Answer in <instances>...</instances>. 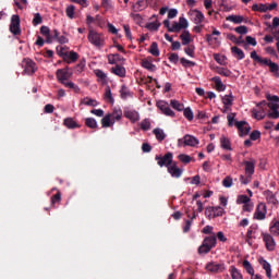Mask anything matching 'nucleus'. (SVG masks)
<instances>
[{
	"label": "nucleus",
	"mask_w": 279,
	"mask_h": 279,
	"mask_svg": "<svg viewBox=\"0 0 279 279\" xmlns=\"http://www.w3.org/2000/svg\"><path fill=\"white\" fill-rule=\"evenodd\" d=\"M251 58L252 60H254V62H257L258 64H260V66H269L271 64L270 59L262 58L260 56H258L256 50L251 52Z\"/></svg>",
	"instance_id": "nucleus-14"
},
{
	"label": "nucleus",
	"mask_w": 279,
	"mask_h": 279,
	"mask_svg": "<svg viewBox=\"0 0 279 279\" xmlns=\"http://www.w3.org/2000/svg\"><path fill=\"white\" fill-rule=\"evenodd\" d=\"M168 173H170L172 178H180L182 175V169L178 167V163L172 162L168 166Z\"/></svg>",
	"instance_id": "nucleus-22"
},
{
	"label": "nucleus",
	"mask_w": 279,
	"mask_h": 279,
	"mask_svg": "<svg viewBox=\"0 0 279 279\" xmlns=\"http://www.w3.org/2000/svg\"><path fill=\"white\" fill-rule=\"evenodd\" d=\"M155 160H157L159 167H167L168 169L173 163V154L167 153L163 157L156 156Z\"/></svg>",
	"instance_id": "nucleus-8"
},
{
	"label": "nucleus",
	"mask_w": 279,
	"mask_h": 279,
	"mask_svg": "<svg viewBox=\"0 0 279 279\" xmlns=\"http://www.w3.org/2000/svg\"><path fill=\"white\" fill-rule=\"evenodd\" d=\"M105 99L109 100V104H114V98L112 97V90L110 86H107L105 89Z\"/></svg>",
	"instance_id": "nucleus-49"
},
{
	"label": "nucleus",
	"mask_w": 279,
	"mask_h": 279,
	"mask_svg": "<svg viewBox=\"0 0 279 279\" xmlns=\"http://www.w3.org/2000/svg\"><path fill=\"white\" fill-rule=\"evenodd\" d=\"M252 239H254V230H252V228H248L245 235V243L252 245Z\"/></svg>",
	"instance_id": "nucleus-51"
},
{
	"label": "nucleus",
	"mask_w": 279,
	"mask_h": 279,
	"mask_svg": "<svg viewBox=\"0 0 279 279\" xmlns=\"http://www.w3.org/2000/svg\"><path fill=\"white\" fill-rule=\"evenodd\" d=\"M179 26L181 27V29H186L189 27V21H186L185 17H180Z\"/></svg>",
	"instance_id": "nucleus-63"
},
{
	"label": "nucleus",
	"mask_w": 279,
	"mask_h": 279,
	"mask_svg": "<svg viewBox=\"0 0 279 279\" xmlns=\"http://www.w3.org/2000/svg\"><path fill=\"white\" fill-rule=\"evenodd\" d=\"M214 60H216V62H218V64H226V57L221 56L219 53L214 54Z\"/></svg>",
	"instance_id": "nucleus-61"
},
{
	"label": "nucleus",
	"mask_w": 279,
	"mask_h": 279,
	"mask_svg": "<svg viewBox=\"0 0 279 279\" xmlns=\"http://www.w3.org/2000/svg\"><path fill=\"white\" fill-rule=\"evenodd\" d=\"M63 125L68 128V130H75V128H80V124L73 118H65L63 120Z\"/></svg>",
	"instance_id": "nucleus-27"
},
{
	"label": "nucleus",
	"mask_w": 279,
	"mask_h": 279,
	"mask_svg": "<svg viewBox=\"0 0 279 279\" xmlns=\"http://www.w3.org/2000/svg\"><path fill=\"white\" fill-rule=\"evenodd\" d=\"M242 267L245 269L248 276H254V266H252V263H250V260L244 259L242 262Z\"/></svg>",
	"instance_id": "nucleus-38"
},
{
	"label": "nucleus",
	"mask_w": 279,
	"mask_h": 279,
	"mask_svg": "<svg viewBox=\"0 0 279 279\" xmlns=\"http://www.w3.org/2000/svg\"><path fill=\"white\" fill-rule=\"evenodd\" d=\"M163 26L168 29L170 33H178L182 32V28L180 26L179 22H173L171 25V22L169 20L163 21Z\"/></svg>",
	"instance_id": "nucleus-18"
},
{
	"label": "nucleus",
	"mask_w": 279,
	"mask_h": 279,
	"mask_svg": "<svg viewBox=\"0 0 279 279\" xmlns=\"http://www.w3.org/2000/svg\"><path fill=\"white\" fill-rule=\"evenodd\" d=\"M234 125L239 130L240 136H247V134H250V130H252L250 124L245 121L235 122Z\"/></svg>",
	"instance_id": "nucleus-15"
},
{
	"label": "nucleus",
	"mask_w": 279,
	"mask_h": 279,
	"mask_svg": "<svg viewBox=\"0 0 279 279\" xmlns=\"http://www.w3.org/2000/svg\"><path fill=\"white\" fill-rule=\"evenodd\" d=\"M220 147L227 149V151H232V143L230 142V138L222 135L220 137Z\"/></svg>",
	"instance_id": "nucleus-25"
},
{
	"label": "nucleus",
	"mask_w": 279,
	"mask_h": 279,
	"mask_svg": "<svg viewBox=\"0 0 279 279\" xmlns=\"http://www.w3.org/2000/svg\"><path fill=\"white\" fill-rule=\"evenodd\" d=\"M170 106H172L174 110H178V112H182V110H184V104H181L175 99L170 100Z\"/></svg>",
	"instance_id": "nucleus-45"
},
{
	"label": "nucleus",
	"mask_w": 279,
	"mask_h": 279,
	"mask_svg": "<svg viewBox=\"0 0 279 279\" xmlns=\"http://www.w3.org/2000/svg\"><path fill=\"white\" fill-rule=\"evenodd\" d=\"M124 117L125 119H129L131 123H136L137 121H141V114H138V111L136 110L126 109L124 111Z\"/></svg>",
	"instance_id": "nucleus-17"
},
{
	"label": "nucleus",
	"mask_w": 279,
	"mask_h": 279,
	"mask_svg": "<svg viewBox=\"0 0 279 279\" xmlns=\"http://www.w3.org/2000/svg\"><path fill=\"white\" fill-rule=\"evenodd\" d=\"M214 247H217V235L215 233L203 240L202 245L198 247V254H208Z\"/></svg>",
	"instance_id": "nucleus-3"
},
{
	"label": "nucleus",
	"mask_w": 279,
	"mask_h": 279,
	"mask_svg": "<svg viewBox=\"0 0 279 279\" xmlns=\"http://www.w3.org/2000/svg\"><path fill=\"white\" fill-rule=\"evenodd\" d=\"M94 73L101 84H108V74H106L102 70H95Z\"/></svg>",
	"instance_id": "nucleus-33"
},
{
	"label": "nucleus",
	"mask_w": 279,
	"mask_h": 279,
	"mask_svg": "<svg viewBox=\"0 0 279 279\" xmlns=\"http://www.w3.org/2000/svg\"><path fill=\"white\" fill-rule=\"evenodd\" d=\"M86 69V59H82L74 68V73L76 75H80L81 73H84V70Z\"/></svg>",
	"instance_id": "nucleus-34"
},
{
	"label": "nucleus",
	"mask_w": 279,
	"mask_h": 279,
	"mask_svg": "<svg viewBox=\"0 0 279 279\" xmlns=\"http://www.w3.org/2000/svg\"><path fill=\"white\" fill-rule=\"evenodd\" d=\"M183 116L185 117V119H187V121H193V119H195L193 110L190 107L185 109L183 108Z\"/></svg>",
	"instance_id": "nucleus-48"
},
{
	"label": "nucleus",
	"mask_w": 279,
	"mask_h": 279,
	"mask_svg": "<svg viewBox=\"0 0 279 279\" xmlns=\"http://www.w3.org/2000/svg\"><path fill=\"white\" fill-rule=\"evenodd\" d=\"M178 158L181 162H183V165H189V162L192 160L191 156L184 154L179 155Z\"/></svg>",
	"instance_id": "nucleus-54"
},
{
	"label": "nucleus",
	"mask_w": 279,
	"mask_h": 279,
	"mask_svg": "<svg viewBox=\"0 0 279 279\" xmlns=\"http://www.w3.org/2000/svg\"><path fill=\"white\" fill-rule=\"evenodd\" d=\"M10 32L14 34V36H19L21 34V17L19 15H12Z\"/></svg>",
	"instance_id": "nucleus-10"
},
{
	"label": "nucleus",
	"mask_w": 279,
	"mask_h": 279,
	"mask_svg": "<svg viewBox=\"0 0 279 279\" xmlns=\"http://www.w3.org/2000/svg\"><path fill=\"white\" fill-rule=\"evenodd\" d=\"M151 128V122L149 120L145 119L141 122V129L147 132V130H150Z\"/></svg>",
	"instance_id": "nucleus-58"
},
{
	"label": "nucleus",
	"mask_w": 279,
	"mask_h": 279,
	"mask_svg": "<svg viewBox=\"0 0 279 279\" xmlns=\"http://www.w3.org/2000/svg\"><path fill=\"white\" fill-rule=\"evenodd\" d=\"M233 101H234V97L232 96V94L223 96L222 104L225 106V110H228V108L232 106Z\"/></svg>",
	"instance_id": "nucleus-37"
},
{
	"label": "nucleus",
	"mask_w": 279,
	"mask_h": 279,
	"mask_svg": "<svg viewBox=\"0 0 279 279\" xmlns=\"http://www.w3.org/2000/svg\"><path fill=\"white\" fill-rule=\"evenodd\" d=\"M251 141H258L260 138V131H253L250 135Z\"/></svg>",
	"instance_id": "nucleus-64"
},
{
	"label": "nucleus",
	"mask_w": 279,
	"mask_h": 279,
	"mask_svg": "<svg viewBox=\"0 0 279 279\" xmlns=\"http://www.w3.org/2000/svg\"><path fill=\"white\" fill-rule=\"evenodd\" d=\"M267 102H259L256 108H254L252 110V114L254 117V119H256L257 121H263V119H265V117L267 116Z\"/></svg>",
	"instance_id": "nucleus-5"
},
{
	"label": "nucleus",
	"mask_w": 279,
	"mask_h": 279,
	"mask_svg": "<svg viewBox=\"0 0 279 279\" xmlns=\"http://www.w3.org/2000/svg\"><path fill=\"white\" fill-rule=\"evenodd\" d=\"M180 63L182 64V66H185V68L195 66V62H193L189 59H185V58H181Z\"/></svg>",
	"instance_id": "nucleus-55"
},
{
	"label": "nucleus",
	"mask_w": 279,
	"mask_h": 279,
	"mask_svg": "<svg viewBox=\"0 0 279 279\" xmlns=\"http://www.w3.org/2000/svg\"><path fill=\"white\" fill-rule=\"evenodd\" d=\"M56 76L58 82L65 86V88H71L75 93H80V86L75 85V83L71 81L66 82L68 80H71V77H73V70H71V68L65 66L63 69L57 70Z\"/></svg>",
	"instance_id": "nucleus-1"
},
{
	"label": "nucleus",
	"mask_w": 279,
	"mask_h": 279,
	"mask_svg": "<svg viewBox=\"0 0 279 279\" xmlns=\"http://www.w3.org/2000/svg\"><path fill=\"white\" fill-rule=\"evenodd\" d=\"M101 8H104L107 12L108 10H112V0H101Z\"/></svg>",
	"instance_id": "nucleus-56"
},
{
	"label": "nucleus",
	"mask_w": 279,
	"mask_h": 279,
	"mask_svg": "<svg viewBox=\"0 0 279 279\" xmlns=\"http://www.w3.org/2000/svg\"><path fill=\"white\" fill-rule=\"evenodd\" d=\"M65 15L68 16V19L73 21V19H75V5L73 4L68 5L65 8Z\"/></svg>",
	"instance_id": "nucleus-40"
},
{
	"label": "nucleus",
	"mask_w": 279,
	"mask_h": 279,
	"mask_svg": "<svg viewBox=\"0 0 279 279\" xmlns=\"http://www.w3.org/2000/svg\"><path fill=\"white\" fill-rule=\"evenodd\" d=\"M24 73L26 75H34L36 73V62L31 59L23 60Z\"/></svg>",
	"instance_id": "nucleus-12"
},
{
	"label": "nucleus",
	"mask_w": 279,
	"mask_h": 279,
	"mask_svg": "<svg viewBox=\"0 0 279 279\" xmlns=\"http://www.w3.org/2000/svg\"><path fill=\"white\" fill-rule=\"evenodd\" d=\"M184 52L186 53V56H190V58H195V47L194 46H187L184 49Z\"/></svg>",
	"instance_id": "nucleus-57"
},
{
	"label": "nucleus",
	"mask_w": 279,
	"mask_h": 279,
	"mask_svg": "<svg viewBox=\"0 0 279 279\" xmlns=\"http://www.w3.org/2000/svg\"><path fill=\"white\" fill-rule=\"evenodd\" d=\"M211 82H214L215 88H216V90H218V93H223V90H226V85H225L223 82L221 81V77H219V76H214V77L211 78Z\"/></svg>",
	"instance_id": "nucleus-24"
},
{
	"label": "nucleus",
	"mask_w": 279,
	"mask_h": 279,
	"mask_svg": "<svg viewBox=\"0 0 279 279\" xmlns=\"http://www.w3.org/2000/svg\"><path fill=\"white\" fill-rule=\"evenodd\" d=\"M62 199V194H60V192H58L57 194H54L52 197H51V204L52 206L56 205V204H60Z\"/></svg>",
	"instance_id": "nucleus-59"
},
{
	"label": "nucleus",
	"mask_w": 279,
	"mask_h": 279,
	"mask_svg": "<svg viewBox=\"0 0 279 279\" xmlns=\"http://www.w3.org/2000/svg\"><path fill=\"white\" fill-rule=\"evenodd\" d=\"M114 124V120H112V116L106 114L102 119H101V125L102 128H112Z\"/></svg>",
	"instance_id": "nucleus-32"
},
{
	"label": "nucleus",
	"mask_w": 279,
	"mask_h": 279,
	"mask_svg": "<svg viewBox=\"0 0 279 279\" xmlns=\"http://www.w3.org/2000/svg\"><path fill=\"white\" fill-rule=\"evenodd\" d=\"M199 145V140L193 135H184V146L186 147H197Z\"/></svg>",
	"instance_id": "nucleus-21"
},
{
	"label": "nucleus",
	"mask_w": 279,
	"mask_h": 279,
	"mask_svg": "<svg viewBox=\"0 0 279 279\" xmlns=\"http://www.w3.org/2000/svg\"><path fill=\"white\" fill-rule=\"evenodd\" d=\"M216 73L222 77H230V75H232V71H230L228 68H216Z\"/></svg>",
	"instance_id": "nucleus-42"
},
{
	"label": "nucleus",
	"mask_w": 279,
	"mask_h": 279,
	"mask_svg": "<svg viewBox=\"0 0 279 279\" xmlns=\"http://www.w3.org/2000/svg\"><path fill=\"white\" fill-rule=\"evenodd\" d=\"M258 263L263 267V269L265 270L267 278L271 279L272 278V275H271V264H269V262H267V259H265L263 257H260L258 259Z\"/></svg>",
	"instance_id": "nucleus-23"
},
{
	"label": "nucleus",
	"mask_w": 279,
	"mask_h": 279,
	"mask_svg": "<svg viewBox=\"0 0 279 279\" xmlns=\"http://www.w3.org/2000/svg\"><path fill=\"white\" fill-rule=\"evenodd\" d=\"M232 184H234V180L230 175H227L222 180V186H225V189H230V186H232Z\"/></svg>",
	"instance_id": "nucleus-50"
},
{
	"label": "nucleus",
	"mask_w": 279,
	"mask_h": 279,
	"mask_svg": "<svg viewBox=\"0 0 279 279\" xmlns=\"http://www.w3.org/2000/svg\"><path fill=\"white\" fill-rule=\"evenodd\" d=\"M243 213H252L254 210V203L250 201L242 206Z\"/></svg>",
	"instance_id": "nucleus-52"
},
{
	"label": "nucleus",
	"mask_w": 279,
	"mask_h": 279,
	"mask_svg": "<svg viewBox=\"0 0 279 279\" xmlns=\"http://www.w3.org/2000/svg\"><path fill=\"white\" fill-rule=\"evenodd\" d=\"M61 56H63V60L66 62V64H73L74 62H77L80 54L75 51L70 52H61Z\"/></svg>",
	"instance_id": "nucleus-16"
},
{
	"label": "nucleus",
	"mask_w": 279,
	"mask_h": 279,
	"mask_svg": "<svg viewBox=\"0 0 279 279\" xmlns=\"http://www.w3.org/2000/svg\"><path fill=\"white\" fill-rule=\"evenodd\" d=\"M149 53L154 56L155 58H158L160 56V49H158V43L154 41L149 47Z\"/></svg>",
	"instance_id": "nucleus-43"
},
{
	"label": "nucleus",
	"mask_w": 279,
	"mask_h": 279,
	"mask_svg": "<svg viewBox=\"0 0 279 279\" xmlns=\"http://www.w3.org/2000/svg\"><path fill=\"white\" fill-rule=\"evenodd\" d=\"M205 270L207 274H221L222 271H226V265L217 262H209L206 264Z\"/></svg>",
	"instance_id": "nucleus-6"
},
{
	"label": "nucleus",
	"mask_w": 279,
	"mask_h": 279,
	"mask_svg": "<svg viewBox=\"0 0 279 279\" xmlns=\"http://www.w3.org/2000/svg\"><path fill=\"white\" fill-rule=\"evenodd\" d=\"M266 117H268V119H279L278 109L268 111Z\"/></svg>",
	"instance_id": "nucleus-62"
},
{
	"label": "nucleus",
	"mask_w": 279,
	"mask_h": 279,
	"mask_svg": "<svg viewBox=\"0 0 279 279\" xmlns=\"http://www.w3.org/2000/svg\"><path fill=\"white\" fill-rule=\"evenodd\" d=\"M109 117H111L114 123L116 121H121V119H123V110L116 108L111 113H109Z\"/></svg>",
	"instance_id": "nucleus-28"
},
{
	"label": "nucleus",
	"mask_w": 279,
	"mask_h": 279,
	"mask_svg": "<svg viewBox=\"0 0 279 279\" xmlns=\"http://www.w3.org/2000/svg\"><path fill=\"white\" fill-rule=\"evenodd\" d=\"M58 36H59V33H58L57 29H54L52 32V34H51V32L48 33V36L45 37L46 38V43H48V45H51V43H53V40H58Z\"/></svg>",
	"instance_id": "nucleus-44"
},
{
	"label": "nucleus",
	"mask_w": 279,
	"mask_h": 279,
	"mask_svg": "<svg viewBox=\"0 0 279 279\" xmlns=\"http://www.w3.org/2000/svg\"><path fill=\"white\" fill-rule=\"evenodd\" d=\"M160 25H162L160 21L156 20L147 23L145 27L148 29V32H158V29H160Z\"/></svg>",
	"instance_id": "nucleus-30"
},
{
	"label": "nucleus",
	"mask_w": 279,
	"mask_h": 279,
	"mask_svg": "<svg viewBox=\"0 0 279 279\" xmlns=\"http://www.w3.org/2000/svg\"><path fill=\"white\" fill-rule=\"evenodd\" d=\"M231 52L235 58H238V60H243V58H245V52H243L241 48L236 46L231 48Z\"/></svg>",
	"instance_id": "nucleus-39"
},
{
	"label": "nucleus",
	"mask_w": 279,
	"mask_h": 279,
	"mask_svg": "<svg viewBox=\"0 0 279 279\" xmlns=\"http://www.w3.org/2000/svg\"><path fill=\"white\" fill-rule=\"evenodd\" d=\"M81 104H82L83 106H93V107L98 106L97 100H95V99H93V98H89V97L83 98V99L81 100Z\"/></svg>",
	"instance_id": "nucleus-46"
},
{
	"label": "nucleus",
	"mask_w": 279,
	"mask_h": 279,
	"mask_svg": "<svg viewBox=\"0 0 279 279\" xmlns=\"http://www.w3.org/2000/svg\"><path fill=\"white\" fill-rule=\"evenodd\" d=\"M226 215V209H223L221 206H209L205 208V216L209 219H215L217 217H223Z\"/></svg>",
	"instance_id": "nucleus-4"
},
{
	"label": "nucleus",
	"mask_w": 279,
	"mask_h": 279,
	"mask_svg": "<svg viewBox=\"0 0 279 279\" xmlns=\"http://www.w3.org/2000/svg\"><path fill=\"white\" fill-rule=\"evenodd\" d=\"M244 166L245 175L252 177L256 168V160L250 159L247 161H244Z\"/></svg>",
	"instance_id": "nucleus-19"
},
{
	"label": "nucleus",
	"mask_w": 279,
	"mask_h": 279,
	"mask_svg": "<svg viewBox=\"0 0 279 279\" xmlns=\"http://www.w3.org/2000/svg\"><path fill=\"white\" fill-rule=\"evenodd\" d=\"M110 72L113 73V75H118V77H125L126 73L125 69L121 65L111 68Z\"/></svg>",
	"instance_id": "nucleus-29"
},
{
	"label": "nucleus",
	"mask_w": 279,
	"mask_h": 279,
	"mask_svg": "<svg viewBox=\"0 0 279 279\" xmlns=\"http://www.w3.org/2000/svg\"><path fill=\"white\" fill-rule=\"evenodd\" d=\"M231 279H243V274H241V270H239L236 267L231 266L229 269Z\"/></svg>",
	"instance_id": "nucleus-36"
},
{
	"label": "nucleus",
	"mask_w": 279,
	"mask_h": 279,
	"mask_svg": "<svg viewBox=\"0 0 279 279\" xmlns=\"http://www.w3.org/2000/svg\"><path fill=\"white\" fill-rule=\"evenodd\" d=\"M43 23V16L40 13H35L33 19V25H40Z\"/></svg>",
	"instance_id": "nucleus-60"
},
{
	"label": "nucleus",
	"mask_w": 279,
	"mask_h": 279,
	"mask_svg": "<svg viewBox=\"0 0 279 279\" xmlns=\"http://www.w3.org/2000/svg\"><path fill=\"white\" fill-rule=\"evenodd\" d=\"M142 66H143V69H146L147 71H151V72L156 71V65L147 59L142 60Z\"/></svg>",
	"instance_id": "nucleus-41"
},
{
	"label": "nucleus",
	"mask_w": 279,
	"mask_h": 279,
	"mask_svg": "<svg viewBox=\"0 0 279 279\" xmlns=\"http://www.w3.org/2000/svg\"><path fill=\"white\" fill-rule=\"evenodd\" d=\"M157 108H159L162 114H165L166 117H175V112L171 110V107H169V102L165 100L157 101Z\"/></svg>",
	"instance_id": "nucleus-11"
},
{
	"label": "nucleus",
	"mask_w": 279,
	"mask_h": 279,
	"mask_svg": "<svg viewBox=\"0 0 279 279\" xmlns=\"http://www.w3.org/2000/svg\"><path fill=\"white\" fill-rule=\"evenodd\" d=\"M153 134L156 136L159 143H162V141L167 138V133H165V130L160 128L154 129Z\"/></svg>",
	"instance_id": "nucleus-26"
},
{
	"label": "nucleus",
	"mask_w": 279,
	"mask_h": 279,
	"mask_svg": "<svg viewBox=\"0 0 279 279\" xmlns=\"http://www.w3.org/2000/svg\"><path fill=\"white\" fill-rule=\"evenodd\" d=\"M85 125L90 128V130H97V120L95 118L85 119Z\"/></svg>",
	"instance_id": "nucleus-47"
},
{
	"label": "nucleus",
	"mask_w": 279,
	"mask_h": 279,
	"mask_svg": "<svg viewBox=\"0 0 279 279\" xmlns=\"http://www.w3.org/2000/svg\"><path fill=\"white\" fill-rule=\"evenodd\" d=\"M189 15L191 16V20L195 25H202L204 21H206V16H204V13L197 9L190 10Z\"/></svg>",
	"instance_id": "nucleus-9"
},
{
	"label": "nucleus",
	"mask_w": 279,
	"mask_h": 279,
	"mask_svg": "<svg viewBox=\"0 0 279 279\" xmlns=\"http://www.w3.org/2000/svg\"><path fill=\"white\" fill-rule=\"evenodd\" d=\"M87 40L93 47H96V49H104V47H106V35L95 29L88 31Z\"/></svg>",
	"instance_id": "nucleus-2"
},
{
	"label": "nucleus",
	"mask_w": 279,
	"mask_h": 279,
	"mask_svg": "<svg viewBox=\"0 0 279 279\" xmlns=\"http://www.w3.org/2000/svg\"><path fill=\"white\" fill-rule=\"evenodd\" d=\"M262 236L268 252H274L276 250V240H274V236L269 233H262Z\"/></svg>",
	"instance_id": "nucleus-13"
},
{
	"label": "nucleus",
	"mask_w": 279,
	"mask_h": 279,
	"mask_svg": "<svg viewBox=\"0 0 279 279\" xmlns=\"http://www.w3.org/2000/svg\"><path fill=\"white\" fill-rule=\"evenodd\" d=\"M180 40L182 41L183 46L190 45V43L193 40V38H191V33L189 31H183V33L180 35Z\"/></svg>",
	"instance_id": "nucleus-31"
},
{
	"label": "nucleus",
	"mask_w": 279,
	"mask_h": 279,
	"mask_svg": "<svg viewBox=\"0 0 279 279\" xmlns=\"http://www.w3.org/2000/svg\"><path fill=\"white\" fill-rule=\"evenodd\" d=\"M248 202H252V199L247 195H240L238 196L236 204H247Z\"/></svg>",
	"instance_id": "nucleus-53"
},
{
	"label": "nucleus",
	"mask_w": 279,
	"mask_h": 279,
	"mask_svg": "<svg viewBox=\"0 0 279 279\" xmlns=\"http://www.w3.org/2000/svg\"><path fill=\"white\" fill-rule=\"evenodd\" d=\"M266 99H268L267 107L269 110H278L279 109V97L278 96H271L267 95Z\"/></svg>",
	"instance_id": "nucleus-20"
},
{
	"label": "nucleus",
	"mask_w": 279,
	"mask_h": 279,
	"mask_svg": "<svg viewBox=\"0 0 279 279\" xmlns=\"http://www.w3.org/2000/svg\"><path fill=\"white\" fill-rule=\"evenodd\" d=\"M253 219H256L257 221H264V219H267V205L265 203H259L257 205Z\"/></svg>",
	"instance_id": "nucleus-7"
},
{
	"label": "nucleus",
	"mask_w": 279,
	"mask_h": 279,
	"mask_svg": "<svg viewBox=\"0 0 279 279\" xmlns=\"http://www.w3.org/2000/svg\"><path fill=\"white\" fill-rule=\"evenodd\" d=\"M227 21H230V23H235V25H239L241 23H245V17H243V15H229L227 16Z\"/></svg>",
	"instance_id": "nucleus-35"
}]
</instances>
